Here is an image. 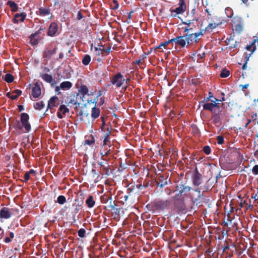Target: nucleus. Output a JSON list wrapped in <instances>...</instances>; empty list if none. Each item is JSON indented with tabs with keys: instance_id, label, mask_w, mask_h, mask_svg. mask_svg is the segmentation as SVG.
Returning <instances> with one entry per match:
<instances>
[{
	"instance_id": "nucleus-55",
	"label": "nucleus",
	"mask_w": 258,
	"mask_h": 258,
	"mask_svg": "<svg viewBox=\"0 0 258 258\" xmlns=\"http://www.w3.org/2000/svg\"><path fill=\"white\" fill-rule=\"evenodd\" d=\"M95 51H101V53L99 52L98 55H100L101 54H103L105 52V49L101 48H98L97 47H95L94 48Z\"/></svg>"
},
{
	"instance_id": "nucleus-33",
	"label": "nucleus",
	"mask_w": 258,
	"mask_h": 258,
	"mask_svg": "<svg viewBox=\"0 0 258 258\" xmlns=\"http://www.w3.org/2000/svg\"><path fill=\"white\" fill-rule=\"evenodd\" d=\"M173 40L174 39H171L170 40H169L168 41H165L163 43H161L159 45H158L155 48V49H159L162 46L166 47L167 45H168L169 43H172V44L173 45Z\"/></svg>"
},
{
	"instance_id": "nucleus-21",
	"label": "nucleus",
	"mask_w": 258,
	"mask_h": 258,
	"mask_svg": "<svg viewBox=\"0 0 258 258\" xmlns=\"http://www.w3.org/2000/svg\"><path fill=\"white\" fill-rule=\"evenodd\" d=\"M57 99L58 98L56 96H53L50 98L48 102L47 110L48 109H51L56 106L55 104V102Z\"/></svg>"
},
{
	"instance_id": "nucleus-49",
	"label": "nucleus",
	"mask_w": 258,
	"mask_h": 258,
	"mask_svg": "<svg viewBox=\"0 0 258 258\" xmlns=\"http://www.w3.org/2000/svg\"><path fill=\"white\" fill-rule=\"evenodd\" d=\"M92 173H93V177L94 178H95L96 179H98L99 178L100 175L98 172H96L95 169H93L92 170Z\"/></svg>"
},
{
	"instance_id": "nucleus-35",
	"label": "nucleus",
	"mask_w": 258,
	"mask_h": 258,
	"mask_svg": "<svg viewBox=\"0 0 258 258\" xmlns=\"http://www.w3.org/2000/svg\"><path fill=\"white\" fill-rule=\"evenodd\" d=\"M110 207L111 210H113L114 214L115 215H117V217H119V215H120V211L121 210L120 208H115L114 206L113 205H111V201H110Z\"/></svg>"
},
{
	"instance_id": "nucleus-44",
	"label": "nucleus",
	"mask_w": 258,
	"mask_h": 258,
	"mask_svg": "<svg viewBox=\"0 0 258 258\" xmlns=\"http://www.w3.org/2000/svg\"><path fill=\"white\" fill-rule=\"evenodd\" d=\"M203 151L206 155H209L211 153V148L209 146H205L203 148Z\"/></svg>"
},
{
	"instance_id": "nucleus-22",
	"label": "nucleus",
	"mask_w": 258,
	"mask_h": 258,
	"mask_svg": "<svg viewBox=\"0 0 258 258\" xmlns=\"http://www.w3.org/2000/svg\"><path fill=\"white\" fill-rule=\"evenodd\" d=\"M7 5L10 7L11 10L13 12H16L18 10V5L14 1H8Z\"/></svg>"
},
{
	"instance_id": "nucleus-39",
	"label": "nucleus",
	"mask_w": 258,
	"mask_h": 258,
	"mask_svg": "<svg viewBox=\"0 0 258 258\" xmlns=\"http://www.w3.org/2000/svg\"><path fill=\"white\" fill-rule=\"evenodd\" d=\"M15 128L24 132L23 126L21 124V120H17L14 125Z\"/></svg>"
},
{
	"instance_id": "nucleus-48",
	"label": "nucleus",
	"mask_w": 258,
	"mask_h": 258,
	"mask_svg": "<svg viewBox=\"0 0 258 258\" xmlns=\"http://www.w3.org/2000/svg\"><path fill=\"white\" fill-rule=\"evenodd\" d=\"M113 5H112V9L113 10H116L119 7V4L118 3V2L117 0H113L112 1Z\"/></svg>"
},
{
	"instance_id": "nucleus-12",
	"label": "nucleus",
	"mask_w": 258,
	"mask_h": 258,
	"mask_svg": "<svg viewBox=\"0 0 258 258\" xmlns=\"http://www.w3.org/2000/svg\"><path fill=\"white\" fill-rule=\"evenodd\" d=\"M202 195L200 190L194 189L191 188V191L189 192V198L192 201H197L200 200Z\"/></svg>"
},
{
	"instance_id": "nucleus-5",
	"label": "nucleus",
	"mask_w": 258,
	"mask_h": 258,
	"mask_svg": "<svg viewBox=\"0 0 258 258\" xmlns=\"http://www.w3.org/2000/svg\"><path fill=\"white\" fill-rule=\"evenodd\" d=\"M21 124L24 128V132L28 133L31 131V126L29 122V116L27 113H22L21 114Z\"/></svg>"
},
{
	"instance_id": "nucleus-26",
	"label": "nucleus",
	"mask_w": 258,
	"mask_h": 258,
	"mask_svg": "<svg viewBox=\"0 0 258 258\" xmlns=\"http://www.w3.org/2000/svg\"><path fill=\"white\" fill-rule=\"evenodd\" d=\"M86 203L88 207L91 208L94 206L95 202L93 200V197L92 196H90L86 200Z\"/></svg>"
},
{
	"instance_id": "nucleus-60",
	"label": "nucleus",
	"mask_w": 258,
	"mask_h": 258,
	"mask_svg": "<svg viewBox=\"0 0 258 258\" xmlns=\"http://www.w3.org/2000/svg\"><path fill=\"white\" fill-rule=\"evenodd\" d=\"M221 95L222 96V97H221V98L220 99H218V101H219V102H222V101H224L225 100V94L223 92H222L221 93Z\"/></svg>"
},
{
	"instance_id": "nucleus-13",
	"label": "nucleus",
	"mask_w": 258,
	"mask_h": 258,
	"mask_svg": "<svg viewBox=\"0 0 258 258\" xmlns=\"http://www.w3.org/2000/svg\"><path fill=\"white\" fill-rule=\"evenodd\" d=\"M192 179L193 184L195 186H199L202 182V175L197 169L193 175Z\"/></svg>"
},
{
	"instance_id": "nucleus-2",
	"label": "nucleus",
	"mask_w": 258,
	"mask_h": 258,
	"mask_svg": "<svg viewBox=\"0 0 258 258\" xmlns=\"http://www.w3.org/2000/svg\"><path fill=\"white\" fill-rule=\"evenodd\" d=\"M175 188L176 189L173 191H177L178 192L175 196V199L180 198L182 196L189 197V192L191 190V187L186 185L182 182H177Z\"/></svg>"
},
{
	"instance_id": "nucleus-52",
	"label": "nucleus",
	"mask_w": 258,
	"mask_h": 258,
	"mask_svg": "<svg viewBox=\"0 0 258 258\" xmlns=\"http://www.w3.org/2000/svg\"><path fill=\"white\" fill-rule=\"evenodd\" d=\"M6 96L12 100H15L17 98V96L12 95L10 92L7 93Z\"/></svg>"
},
{
	"instance_id": "nucleus-30",
	"label": "nucleus",
	"mask_w": 258,
	"mask_h": 258,
	"mask_svg": "<svg viewBox=\"0 0 258 258\" xmlns=\"http://www.w3.org/2000/svg\"><path fill=\"white\" fill-rule=\"evenodd\" d=\"M184 24L186 25L187 26L185 27L184 32L186 34L193 32V28L191 27L190 22L189 23L183 22Z\"/></svg>"
},
{
	"instance_id": "nucleus-20",
	"label": "nucleus",
	"mask_w": 258,
	"mask_h": 258,
	"mask_svg": "<svg viewBox=\"0 0 258 258\" xmlns=\"http://www.w3.org/2000/svg\"><path fill=\"white\" fill-rule=\"evenodd\" d=\"M221 23H210L205 28V29L201 30L202 33L204 34L206 31H211L213 29L218 26Z\"/></svg>"
},
{
	"instance_id": "nucleus-40",
	"label": "nucleus",
	"mask_w": 258,
	"mask_h": 258,
	"mask_svg": "<svg viewBox=\"0 0 258 258\" xmlns=\"http://www.w3.org/2000/svg\"><path fill=\"white\" fill-rule=\"evenodd\" d=\"M103 160H105L106 162H101L99 163V165L100 167H102L103 169H106L107 168V167H109V164L107 163V160L105 159H102Z\"/></svg>"
},
{
	"instance_id": "nucleus-46",
	"label": "nucleus",
	"mask_w": 258,
	"mask_h": 258,
	"mask_svg": "<svg viewBox=\"0 0 258 258\" xmlns=\"http://www.w3.org/2000/svg\"><path fill=\"white\" fill-rule=\"evenodd\" d=\"M109 200V197L107 195H104L101 198V202L104 204L107 203Z\"/></svg>"
},
{
	"instance_id": "nucleus-59",
	"label": "nucleus",
	"mask_w": 258,
	"mask_h": 258,
	"mask_svg": "<svg viewBox=\"0 0 258 258\" xmlns=\"http://www.w3.org/2000/svg\"><path fill=\"white\" fill-rule=\"evenodd\" d=\"M103 170L105 172V174L107 176L110 174V170L109 167H107L106 169H103Z\"/></svg>"
},
{
	"instance_id": "nucleus-9",
	"label": "nucleus",
	"mask_w": 258,
	"mask_h": 258,
	"mask_svg": "<svg viewBox=\"0 0 258 258\" xmlns=\"http://www.w3.org/2000/svg\"><path fill=\"white\" fill-rule=\"evenodd\" d=\"M221 110H220V106L217 108H215L212 113V120L214 124H217L222 120Z\"/></svg>"
},
{
	"instance_id": "nucleus-50",
	"label": "nucleus",
	"mask_w": 258,
	"mask_h": 258,
	"mask_svg": "<svg viewBox=\"0 0 258 258\" xmlns=\"http://www.w3.org/2000/svg\"><path fill=\"white\" fill-rule=\"evenodd\" d=\"M217 141L218 144H222L224 141V138L222 136H219L217 137Z\"/></svg>"
},
{
	"instance_id": "nucleus-15",
	"label": "nucleus",
	"mask_w": 258,
	"mask_h": 258,
	"mask_svg": "<svg viewBox=\"0 0 258 258\" xmlns=\"http://www.w3.org/2000/svg\"><path fill=\"white\" fill-rule=\"evenodd\" d=\"M26 17V14L25 13H22L21 14H16L14 15L12 21L15 24H18L19 22H23L25 21Z\"/></svg>"
},
{
	"instance_id": "nucleus-27",
	"label": "nucleus",
	"mask_w": 258,
	"mask_h": 258,
	"mask_svg": "<svg viewBox=\"0 0 258 258\" xmlns=\"http://www.w3.org/2000/svg\"><path fill=\"white\" fill-rule=\"evenodd\" d=\"M79 93L84 97L88 93V89L86 85H81L79 90Z\"/></svg>"
},
{
	"instance_id": "nucleus-42",
	"label": "nucleus",
	"mask_w": 258,
	"mask_h": 258,
	"mask_svg": "<svg viewBox=\"0 0 258 258\" xmlns=\"http://www.w3.org/2000/svg\"><path fill=\"white\" fill-rule=\"evenodd\" d=\"M250 55H251V53L247 54V53H245V57L246 58V61H245V62L242 66V70H244L246 69V68H247V61L248 60L249 56H250Z\"/></svg>"
},
{
	"instance_id": "nucleus-61",
	"label": "nucleus",
	"mask_w": 258,
	"mask_h": 258,
	"mask_svg": "<svg viewBox=\"0 0 258 258\" xmlns=\"http://www.w3.org/2000/svg\"><path fill=\"white\" fill-rule=\"evenodd\" d=\"M93 144H94V141L89 140H86L84 143L85 145H91Z\"/></svg>"
},
{
	"instance_id": "nucleus-57",
	"label": "nucleus",
	"mask_w": 258,
	"mask_h": 258,
	"mask_svg": "<svg viewBox=\"0 0 258 258\" xmlns=\"http://www.w3.org/2000/svg\"><path fill=\"white\" fill-rule=\"evenodd\" d=\"M110 143L109 139H104L103 146H109L110 147Z\"/></svg>"
},
{
	"instance_id": "nucleus-25",
	"label": "nucleus",
	"mask_w": 258,
	"mask_h": 258,
	"mask_svg": "<svg viewBox=\"0 0 258 258\" xmlns=\"http://www.w3.org/2000/svg\"><path fill=\"white\" fill-rule=\"evenodd\" d=\"M41 36H38V37H32V34L29 36V39L30 40V42L32 45H36L38 44L39 41L41 39Z\"/></svg>"
},
{
	"instance_id": "nucleus-16",
	"label": "nucleus",
	"mask_w": 258,
	"mask_h": 258,
	"mask_svg": "<svg viewBox=\"0 0 258 258\" xmlns=\"http://www.w3.org/2000/svg\"><path fill=\"white\" fill-rule=\"evenodd\" d=\"M73 86L72 83L70 81H65L60 83L59 86H56L55 88V91L56 92L61 89L63 90H67L70 89Z\"/></svg>"
},
{
	"instance_id": "nucleus-31",
	"label": "nucleus",
	"mask_w": 258,
	"mask_h": 258,
	"mask_svg": "<svg viewBox=\"0 0 258 258\" xmlns=\"http://www.w3.org/2000/svg\"><path fill=\"white\" fill-rule=\"evenodd\" d=\"M91 56L88 54H85L82 59V63L85 66L89 64L91 61Z\"/></svg>"
},
{
	"instance_id": "nucleus-1",
	"label": "nucleus",
	"mask_w": 258,
	"mask_h": 258,
	"mask_svg": "<svg viewBox=\"0 0 258 258\" xmlns=\"http://www.w3.org/2000/svg\"><path fill=\"white\" fill-rule=\"evenodd\" d=\"M171 203V201L168 200L165 201H155L148 204L147 207L149 210L152 211L153 212L162 211L169 207Z\"/></svg>"
},
{
	"instance_id": "nucleus-17",
	"label": "nucleus",
	"mask_w": 258,
	"mask_h": 258,
	"mask_svg": "<svg viewBox=\"0 0 258 258\" xmlns=\"http://www.w3.org/2000/svg\"><path fill=\"white\" fill-rule=\"evenodd\" d=\"M173 42L176 44L179 45L181 47H184L186 45V40L184 36H177L176 38H173Z\"/></svg>"
},
{
	"instance_id": "nucleus-10",
	"label": "nucleus",
	"mask_w": 258,
	"mask_h": 258,
	"mask_svg": "<svg viewBox=\"0 0 258 258\" xmlns=\"http://www.w3.org/2000/svg\"><path fill=\"white\" fill-rule=\"evenodd\" d=\"M156 182L158 186L163 187L165 185H167L169 182H170V179L168 178V175L161 174L156 179Z\"/></svg>"
},
{
	"instance_id": "nucleus-18",
	"label": "nucleus",
	"mask_w": 258,
	"mask_h": 258,
	"mask_svg": "<svg viewBox=\"0 0 258 258\" xmlns=\"http://www.w3.org/2000/svg\"><path fill=\"white\" fill-rule=\"evenodd\" d=\"M58 26L56 23L52 22L48 28L47 35L49 36H53L57 32Z\"/></svg>"
},
{
	"instance_id": "nucleus-53",
	"label": "nucleus",
	"mask_w": 258,
	"mask_h": 258,
	"mask_svg": "<svg viewBox=\"0 0 258 258\" xmlns=\"http://www.w3.org/2000/svg\"><path fill=\"white\" fill-rule=\"evenodd\" d=\"M101 121H102V124L100 126V129L102 131H104V126L105 125V121L104 117H101Z\"/></svg>"
},
{
	"instance_id": "nucleus-32",
	"label": "nucleus",
	"mask_w": 258,
	"mask_h": 258,
	"mask_svg": "<svg viewBox=\"0 0 258 258\" xmlns=\"http://www.w3.org/2000/svg\"><path fill=\"white\" fill-rule=\"evenodd\" d=\"M35 109L40 110L44 107V104L42 101L35 103L34 104Z\"/></svg>"
},
{
	"instance_id": "nucleus-62",
	"label": "nucleus",
	"mask_w": 258,
	"mask_h": 258,
	"mask_svg": "<svg viewBox=\"0 0 258 258\" xmlns=\"http://www.w3.org/2000/svg\"><path fill=\"white\" fill-rule=\"evenodd\" d=\"M83 18V14L80 11H79L77 14V19L78 20H81Z\"/></svg>"
},
{
	"instance_id": "nucleus-28",
	"label": "nucleus",
	"mask_w": 258,
	"mask_h": 258,
	"mask_svg": "<svg viewBox=\"0 0 258 258\" xmlns=\"http://www.w3.org/2000/svg\"><path fill=\"white\" fill-rule=\"evenodd\" d=\"M3 78L8 83L13 82L14 80V76L11 74H7L5 76L3 77Z\"/></svg>"
},
{
	"instance_id": "nucleus-63",
	"label": "nucleus",
	"mask_w": 258,
	"mask_h": 258,
	"mask_svg": "<svg viewBox=\"0 0 258 258\" xmlns=\"http://www.w3.org/2000/svg\"><path fill=\"white\" fill-rule=\"evenodd\" d=\"M147 186V185H142L141 184H139L137 185V187L138 189H143V188H145Z\"/></svg>"
},
{
	"instance_id": "nucleus-41",
	"label": "nucleus",
	"mask_w": 258,
	"mask_h": 258,
	"mask_svg": "<svg viewBox=\"0 0 258 258\" xmlns=\"http://www.w3.org/2000/svg\"><path fill=\"white\" fill-rule=\"evenodd\" d=\"M86 230L84 228H81L78 230V236L80 237L83 238L85 236Z\"/></svg>"
},
{
	"instance_id": "nucleus-24",
	"label": "nucleus",
	"mask_w": 258,
	"mask_h": 258,
	"mask_svg": "<svg viewBox=\"0 0 258 258\" xmlns=\"http://www.w3.org/2000/svg\"><path fill=\"white\" fill-rule=\"evenodd\" d=\"M42 78L43 79V80H44L47 83L50 84H54L55 83L54 80L53 79L52 76L50 75L44 74L42 75Z\"/></svg>"
},
{
	"instance_id": "nucleus-23",
	"label": "nucleus",
	"mask_w": 258,
	"mask_h": 258,
	"mask_svg": "<svg viewBox=\"0 0 258 258\" xmlns=\"http://www.w3.org/2000/svg\"><path fill=\"white\" fill-rule=\"evenodd\" d=\"M39 13L41 16H48L50 14V10L48 8L41 7L39 9Z\"/></svg>"
},
{
	"instance_id": "nucleus-4",
	"label": "nucleus",
	"mask_w": 258,
	"mask_h": 258,
	"mask_svg": "<svg viewBox=\"0 0 258 258\" xmlns=\"http://www.w3.org/2000/svg\"><path fill=\"white\" fill-rule=\"evenodd\" d=\"M204 34L202 31L200 30L198 33H189L185 35V38L188 44H192L194 42L197 43L199 42L200 39L198 38L199 36H203Z\"/></svg>"
},
{
	"instance_id": "nucleus-51",
	"label": "nucleus",
	"mask_w": 258,
	"mask_h": 258,
	"mask_svg": "<svg viewBox=\"0 0 258 258\" xmlns=\"http://www.w3.org/2000/svg\"><path fill=\"white\" fill-rule=\"evenodd\" d=\"M252 172L255 175L258 174V165H254L252 169Z\"/></svg>"
},
{
	"instance_id": "nucleus-8",
	"label": "nucleus",
	"mask_w": 258,
	"mask_h": 258,
	"mask_svg": "<svg viewBox=\"0 0 258 258\" xmlns=\"http://www.w3.org/2000/svg\"><path fill=\"white\" fill-rule=\"evenodd\" d=\"M174 199V209L177 211V212L180 213L183 212L185 210V205L184 203V200L183 198L178 199L177 198H173Z\"/></svg>"
},
{
	"instance_id": "nucleus-6",
	"label": "nucleus",
	"mask_w": 258,
	"mask_h": 258,
	"mask_svg": "<svg viewBox=\"0 0 258 258\" xmlns=\"http://www.w3.org/2000/svg\"><path fill=\"white\" fill-rule=\"evenodd\" d=\"M125 80L121 73L118 72L112 77L111 82V84L115 85L116 88H119L122 86Z\"/></svg>"
},
{
	"instance_id": "nucleus-11",
	"label": "nucleus",
	"mask_w": 258,
	"mask_h": 258,
	"mask_svg": "<svg viewBox=\"0 0 258 258\" xmlns=\"http://www.w3.org/2000/svg\"><path fill=\"white\" fill-rule=\"evenodd\" d=\"M41 94V90L40 88V84L36 82L34 84V86L32 88V95L35 98L40 97Z\"/></svg>"
},
{
	"instance_id": "nucleus-47",
	"label": "nucleus",
	"mask_w": 258,
	"mask_h": 258,
	"mask_svg": "<svg viewBox=\"0 0 258 258\" xmlns=\"http://www.w3.org/2000/svg\"><path fill=\"white\" fill-rule=\"evenodd\" d=\"M214 98H215V97L213 96L212 93L211 92H209V96L208 97H207L206 98H205L204 101H206V102H208L209 101H211V100H214Z\"/></svg>"
},
{
	"instance_id": "nucleus-19",
	"label": "nucleus",
	"mask_w": 258,
	"mask_h": 258,
	"mask_svg": "<svg viewBox=\"0 0 258 258\" xmlns=\"http://www.w3.org/2000/svg\"><path fill=\"white\" fill-rule=\"evenodd\" d=\"M93 103H95V106L92 108L91 110V117L93 119H95L98 118L100 114V109L96 107V102H93Z\"/></svg>"
},
{
	"instance_id": "nucleus-38",
	"label": "nucleus",
	"mask_w": 258,
	"mask_h": 258,
	"mask_svg": "<svg viewBox=\"0 0 258 258\" xmlns=\"http://www.w3.org/2000/svg\"><path fill=\"white\" fill-rule=\"evenodd\" d=\"M57 202L60 205L63 204L66 202V197L64 196H59L57 199Z\"/></svg>"
},
{
	"instance_id": "nucleus-36",
	"label": "nucleus",
	"mask_w": 258,
	"mask_h": 258,
	"mask_svg": "<svg viewBox=\"0 0 258 258\" xmlns=\"http://www.w3.org/2000/svg\"><path fill=\"white\" fill-rule=\"evenodd\" d=\"M45 29V27L43 26H41L40 28L39 29V30L37 31H36L35 33L32 34V37H36V38L38 37V36H40V34L41 32L43 31H44Z\"/></svg>"
},
{
	"instance_id": "nucleus-43",
	"label": "nucleus",
	"mask_w": 258,
	"mask_h": 258,
	"mask_svg": "<svg viewBox=\"0 0 258 258\" xmlns=\"http://www.w3.org/2000/svg\"><path fill=\"white\" fill-rule=\"evenodd\" d=\"M79 116H80V120H83V117L84 116H86V117H87L88 115H89V113L86 112H84L82 110H81L79 114H78Z\"/></svg>"
},
{
	"instance_id": "nucleus-56",
	"label": "nucleus",
	"mask_w": 258,
	"mask_h": 258,
	"mask_svg": "<svg viewBox=\"0 0 258 258\" xmlns=\"http://www.w3.org/2000/svg\"><path fill=\"white\" fill-rule=\"evenodd\" d=\"M111 154V150L110 149H109L108 150H107L106 152L104 153V154L103 153H101V158L102 159H104L103 157L104 156H108L109 155H110Z\"/></svg>"
},
{
	"instance_id": "nucleus-54",
	"label": "nucleus",
	"mask_w": 258,
	"mask_h": 258,
	"mask_svg": "<svg viewBox=\"0 0 258 258\" xmlns=\"http://www.w3.org/2000/svg\"><path fill=\"white\" fill-rule=\"evenodd\" d=\"M30 174H29L28 173V172H27L25 175H24V182H27V181L29 180L30 179Z\"/></svg>"
},
{
	"instance_id": "nucleus-64",
	"label": "nucleus",
	"mask_w": 258,
	"mask_h": 258,
	"mask_svg": "<svg viewBox=\"0 0 258 258\" xmlns=\"http://www.w3.org/2000/svg\"><path fill=\"white\" fill-rule=\"evenodd\" d=\"M11 241V238L9 237H6L4 240V242L7 243L10 242Z\"/></svg>"
},
{
	"instance_id": "nucleus-58",
	"label": "nucleus",
	"mask_w": 258,
	"mask_h": 258,
	"mask_svg": "<svg viewBox=\"0 0 258 258\" xmlns=\"http://www.w3.org/2000/svg\"><path fill=\"white\" fill-rule=\"evenodd\" d=\"M13 93H16V95L15 96H17V98H18V96H19L20 95H21L22 91L20 90L17 89V90H14Z\"/></svg>"
},
{
	"instance_id": "nucleus-45",
	"label": "nucleus",
	"mask_w": 258,
	"mask_h": 258,
	"mask_svg": "<svg viewBox=\"0 0 258 258\" xmlns=\"http://www.w3.org/2000/svg\"><path fill=\"white\" fill-rule=\"evenodd\" d=\"M146 58V56L145 54H142L140 56L139 59L136 61V63L137 64H139L140 63H142V61H144L145 58Z\"/></svg>"
},
{
	"instance_id": "nucleus-7",
	"label": "nucleus",
	"mask_w": 258,
	"mask_h": 258,
	"mask_svg": "<svg viewBox=\"0 0 258 258\" xmlns=\"http://www.w3.org/2000/svg\"><path fill=\"white\" fill-rule=\"evenodd\" d=\"M217 101H218V99L216 98H214V100H211L212 102L211 103H204V101L201 102V103H203V109L205 110H208L212 112L213 110H215V108H217L219 106V104L216 103Z\"/></svg>"
},
{
	"instance_id": "nucleus-34",
	"label": "nucleus",
	"mask_w": 258,
	"mask_h": 258,
	"mask_svg": "<svg viewBox=\"0 0 258 258\" xmlns=\"http://www.w3.org/2000/svg\"><path fill=\"white\" fill-rule=\"evenodd\" d=\"M230 75V71L226 69L222 70L220 76L221 78H227Z\"/></svg>"
},
{
	"instance_id": "nucleus-37",
	"label": "nucleus",
	"mask_w": 258,
	"mask_h": 258,
	"mask_svg": "<svg viewBox=\"0 0 258 258\" xmlns=\"http://www.w3.org/2000/svg\"><path fill=\"white\" fill-rule=\"evenodd\" d=\"M59 111L61 112L62 114H65L69 111V109L64 105H61L59 108Z\"/></svg>"
},
{
	"instance_id": "nucleus-29",
	"label": "nucleus",
	"mask_w": 258,
	"mask_h": 258,
	"mask_svg": "<svg viewBox=\"0 0 258 258\" xmlns=\"http://www.w3.org/2000/svg\"><path fill=\"white\" fill-rule=\"evenodd\" d=\"M186 7H184L182 5H179V6L176 8L175 10L171 11L172 12H175L177 14H182L185 11Z\"/></svg>"
},
{
	"instance_id": "nucleus-3",
	"label": "nucleus",
	"mask_w": 258,
	"mask_h": 258,
	"mask_svg": "<svg viewBox=\"0 0 258 258\" xmlns=\"http://www.w3.org/2000/svg\"><path fill=\"white\" fill-rule=\"evenodd\" d=\"M57 49L56 45L53 46L52 43L48 44L42 52L43 57L46 60L50 59L52 55L56 52Z\"/></svg>"
},
{
	"instance_id": "nucleus-14",
	"label": "nucleus",
	"mask_w": 258,
	"mask_h": 258,
	"mask_svg": "<svg viewBox=\"0 0 258 258\" xmlns=\"http://www.w3.org/2000/svg\"><path fill=\"white\" fill-rule=\"evenodd\" d=\"M12 215L11 210L8 208L4 207L2 208L0 211V218L3 219H9Z\"/></svg>"
}]
</instances>
